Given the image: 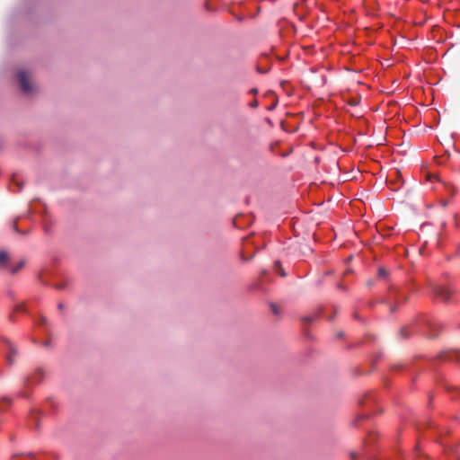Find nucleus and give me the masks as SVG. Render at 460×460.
Returning a JSON list of instances; mask_svg holds the SVG:
<instances>
[{"mask_svg":"<svg viewBox=\"0 0 460 460\" xmlns=\"http://www.w3.org/2000/svg\"><path fill=\"white\" fill-rule=\"evenodd\" d=\"M424 329L428 330L429 337H436L440 329V323L436 320L426 316H420V318L412 321V323L407 326L402 327L400 330V336L402 339H406L410 334L424 332Z\"/></svg>","mask_w":460,"mask_h":460,"instance_id":"1","label":"nucleus"},{"mask_svg":"<svg viewBox=\"0 0 460 460\" xmlns=\"http://www.w3.org/2000/svg\"><path fill=\"white\" fill-rule=\"evenodd\" d=\"M429 290L436 297L441 299L444 303H448L453 294V291L449 288L436 283L429 284Z\"/></svg>","mask_w":460,"mask_h":460,"instance_id":"2","label":"nucleus"},{"mask_svg":"<svg viewBox=\"0 0 460 460\" xmlns=\"http://www.w3.org/2000/svg\"><path fill=\"white\" fill-rule=\"evenodd\" d=\"M16 78L22 92L25 94H29L33 91V85L30 83L26 71L20 70L16 75Z\"/></svg>","mask_w":460,"mask_h":460,"instance_id":"3","label":"nucleus"},{"mask_svg":"<svg viewBox=\"0 0 460 460\" xmlns=\"http://www.w3.org/2000/svg\"><path fill=\"white\" fill-rule=\"evenodd\" d=\"M2 341L7 349L5 354L6 363L9 367H12L15 363L16 357L18 356V350L8 339L3 338Z\"/></svg>","mask_w":460,"mask_h":460,"instance_id":"4","label":"nucleus"},{"mask_svg":"<svg viewBox=\"0 0 460 460\" xmlns=\"http://www.w3.org/2000/svg\"><path fill=\"white\" fill-rule=\"evenodd\" d=\"M438 358L441 361H456L460 363V351L447 350L438 355Z\"/></svg>","mask_w":460,"mask_h":460,"instance_id":"5","label":"nucleus"},{"mask_svg":"<svg viewBox=\"0 0 460 460\" xmlns=\"http://www.w3.org/2000/svg\"><path fill=\"white\" fill-rule=\"evenodd\" d=\"M44 376L45 375L43 370L41 368H38L31 376L26 378L25 383L27 385H29L30 383L38 384L43 380Z\"/></svg>","mask_w":460,"mask_h":460,"instance_id":"6","label":"nucleus"},{"mask_svg":"<svg viewBox=\"0 0 460 460\" xmlns=\"http://www.w3.org/2000/svg\"><path fill=\"white\" fill-rule=\"evenodd\" d=\"M10 261L11 258L9 253L4 250L0 251V270H8Z\"/></svg>","mask_w":460,"mask_h":460,"instance_id":"7","label":"nucleus"},{"mask_svg":"<svg viewBox=\"0 0 460 460\" xmlns=\"http://www.w3.org/2000/svg\"><path fill=\"white\" fill-rule=\"evenodd\" d=\"M12 404V399L9 397H2L0 399V411H4L5 406L8 407Z\"/></svg>","mask_w":460,"mask_h":460,"instance_id":"8","label":"nucleus"},{"mask_svg":"<svg viewBox=\"0 0 460 460\" xmlns=\"http://www.w3.org/2000/svg\"><path fill=\"white\" fill-rule=\"evenodd\" d=\"M273 269L281 277H286L287 274H286L285 270L282 269V266H281V263L279 261H275Z\"/></svg>","mask_w":460,"mask_h":460,"instance_id":"9","label":"nucleus"},{"mask_svg":"<svg viewBox=\"0 0 460 460\" xmlns=\"http://www.w3.org/2000/svg\"><path fill=\"white\" fill-rule=\"evenodd\" d=\"M273 269L281 277H286L287 274H286L285 270L282 269V266H281V263L279 261H275Z\"/></svg>","mask_w":460,"mask_h":460,"instance_id":"10","label":"nucleus"},{"mask_svg":"<svg viewBox=\"0 0 460 460\" xmlns=\"http://www.w3.org/2000/svg\"><path fill=\"white\" fill-rule=\"evenodd\" d=\"M368 417L367 414H359L352 422V425L355 426V427H358L359 426V422L363 420H366L367 418Z\"/></svg>","mask_w":460,"mask_h":460,"instance_id":"11","label":"nucleus"},{"mask_svg":"<svg viewBox=\"0 0 460 460\" xmlns=\"http://www.w3.org/2000/svg\"><path fill=\"white\" fill-rule=\"evenodd\" d=\"M12 184H13V185H16V186H17V191L22 190L23 183H22V181H20L16 176H13V177L12 178Z\"/></svg>","mask_w":460,"mask_h":460,"instance_id":"12","label":"nucleus"},{"mask_svg":"<svg viewBox=\"0 0 460 460\" xmlns=\"http://www.w3.org/2000/svg\"><path fill=\"white\" fill-rule=\"evenodd\" d=\"M41 412L39 410L33 409L31 411V417L35 420V427L38 428V416L40 415Z\"/></svg>","mask_w":460,"mask_h":460,"instance_id":"13","label":"nucleus"},{"mask_svg":"<svg viewBox=\"0 0 460 460\" xmlns=\"http://www.w3.org/2000/svg\"><path fill=\"white\" fill-rule=\"evenodd\" d=\"M24 265V262L22 261H20L15 267L9 268L8 270L12 274H15L19 271L20 269H22Z\"/></svg>","mask_w":460,"mask_h":460,"instance_id":"14","label":"nucleus"},{"mask_svg":"<svg viewBox=\"0 0 460 460\" xmlns=\"http://www.w3.org/2000/svg\"><path fill=\"white\" fill-rule=\"evenodd\" d=\"M46 405L49 406L50 409L54 410L56 408L57 402L54 398L49 397L46 400Z\"/></svg>","mask_w":460,"mask_h":460,"instance_id":"15","label":"nucleus"},{"mask_svg":"<svg viewBox=\"0 0 460 460\" xmlns=\"http://www.w3.org/2000/svg\"><path fill=\"white\" fill-rule=\"evenodd\" d=\"M317 317V315H306V316H304L302 317V322L304 323H312L315 318Z\"/></svg>","mask_w":460,"mask_h":460,"instance_id":"16","label":"nucleus"},{"mask_svg":"<svg viewBox=\"0 0 460 460\" xmlns=\"http://www.w3.org/2000/svg\"><path fill=\"white\" fill-rule=\"evenodd\" d=\"M378 276H379L380 278H385V277L387 276V271H386V270H385V269H384V268H382V267H380V268L378 269Z\"/></svg>","mask_w":460,"mask_h":460,"instance_id":"17","label":"nucleus"},{"mask_svg":"<svg viewBox=\"0 0 460 460\" xmlns=\"http://www.w3.org/2000/svg\"><path fill=\"white\" fill-rule=\"evenodd\" d=\"M15 311H16V312H23V311H24V305H22V304H21V305H17L15 306Z\"/></svg>","mask_w":460,"mask_h":460,"instance_id":"18","label":"nucleus"},{"mask_svg":"<svg viewBox=\"0 0 460 460\" xmlns=\"http://www.w3.org/2000/svg\"><path fill=\"white\" fill-rule=\"evenodd\" d=\"M270 306H271V310H272L274 314H279V309H278V307L275 305L271 304Z\"/></svg>","mask_w":460,"mask_h":460,"instance_id":"19","label":"nucleus"},{"mask_svg":"<svg viewBox=\"0 0 460 460\" xmlns=\"http://www.w3.org/2000/svg\"><path fill=\"white\" fill-rule=\"evenodd\" d=\"M66 283H65V282L56 285L57 289H64V288H66Z\"/></svg>","mask_w":460,"mask_h":460,"instance_id":"20","label":"nucleus"},{"mask_svg":"<svg viewBox=\"0 0 460 460\" xmlns=\"http://www.w3.org/2000/svg\"><path fill=\"white\" fill-rule=\"evenodd\" d=\"M39 324H40V325H45V324H47V319H46L44 316H41V317L40 318Z\"/></svg>","mask_w":460,"mask_h":460,"instance_id":"21","label":"nucleus"},{"mask_svg":"<svg viewBox=\"0 0 460 460\" xmlns=\"http://www.w3.org/2000/svg\"><path fill=\"white\" fill-rule=\"evenodd\" d=\"M13 227H14V230H15L17 233H21V234H28V233H29V231L21 232V231L18 229V227H17V226H16L15 224H14Z\"/></svg>","mask_w":460,"mask_h":460,"instance_id":"22","label":"nucleus"},{"mask_svg":"<svg viewBox=\"0 0 460 460\" xmlns=\"http://www.w3.org/2000/svg\"><path fill=\"white\" fill-rule=\"evenodd\" d=\"M258 106V102L257 101H254L251 103V107L252 108H256Z\"/></svg>","mask_w":460,"mask_h":460,"instance_id":"23","label":"nucleus"},{"mask_svg":"<svg viewBox=\"0 0 460 460\" xmlns=\"http://www.w3.org/2000/svg\"><path fill=\"white\" fill-rule=\"evenodd\" d=\"M395 310H396V306L395 305H391L390 306V312L391 313H394Z\"/></svg>","mask_w":460,"mask_h":460,"instance_id":"24","label":"nucleus"},{"mask_svg":"<svg viewBox=\"0 0 460 460\" xmlns=\"http://www.w3.org/2000/svg\"><path fill=\"white\" fill-rule=\"evenodd\" d=\"M338 288L342 289V290H346V287L344 285H342V284H339Z\"/></svg>","mask_w":460,"mask_h":460,"instance_id":"25","label":"nucleus"},{"mask_svg":"<svg viewBox=\"0 0 460 460\" xmlns=\"http://www.w3.org/2000/svg\"><path fill=\"white\" fill-rule=\"evenodd\" d=\"M43 345H44L45 347H49V346H50V341H46L43 343Z\"/></svg>","mask_w":460,"mask_h":460,"instance_id":"26","label":"nucleus"},{"mask_svg":"<svg viewBox=\"0 0 460 460\" xmlns=\"http://www.w3.org/2000/svg\"><path fill=\"white\" fill-rule=\"evenodd\" d=\"M353 317H354L356 320H360V318H359V316L358 315V314H357V313H354Z\"/></svg>","mask_w":460,"mask_h":460,"instance_id":"27","label":"nucleus"},{"mask_svg":"<svg viewBox=\"0 0 460 460\" xmlns=\"http://www.w3.org/2000/svg\"><path fill=\"white\" fill-rule=\"evenodd\" d=\"M389 302V299L384 298L381 300V303L386 304Z\"/></svg>","mask_w":460,"mask_h":460,"instance_id":"28","label":"nucleus"},{"mask_svg":"<svg viewBox=\"0 0 460 460\" xmlns=\"http://www.w3.org/2000/svg\"><path fill=\"white\" fill-rule=\"evenodd\" d=\"M251 93H253V94H256L257 93V89L256 88L252 89Z\"/></svg>","mask_w":460,"mask_h":460,"instance_id":"29","label":"nucleus"},{"mask_svg":"<svg viewBox=\"0 0 460 460\" xmlns=\"http://www.w3.org/2000/svg\"><path fill=\"white\" fill-rule=\"evenodd\" d=\"M63 306H64V305H63V304H62V303H59V304H58V309H59V310H62V309H63Z\"/></svg>","mask_w":460,"mask_h":460,"instance_id":"30","label":"nucleus"},{"mask_svg":"<svg viewBox=\"0 0 460 460\" xmlns=\"http://www.w3.org/2000/svg\"><path fill=\"white\" fill-rule=\"evenodd\" d=\"M258 72H259V73L263 74V73H266V70H263V69L258 68Z\"/></svg>","mask_w":460,"mask_h":460,"instance_id":"31","label":"nucleus"},{"mask_svg":"<svg viewBox=\"0 0 460 460\" xmlns=\"http://www.w3.org/2000/svg\"><path fill=\"white\" fill-rule=\"evenodd\" d=\"M339 338H341L343 336V332H340L337 335Z\"/></svg>","mask_w":460,"mask_h":460,"instance_id":"32","label":"nucleus"},{"mask_svg":"<svg viewBox=\"0 0 460 460\" xmlns=\"http://www.w3.org/2000/svg\"><path fill=\"white\" fill-rule=\"evenodd\" d=\"M28 456H29L31 458L34 459V456H33V454H32V453H29V454H28Z\"/></svg>","mask_w":460,"mask_h":460,"instance_id":"33","label":"nucleus"},{"mask_svg":"<svg viewBox=\"0 0 460 460\" xmlns=\"http://www.w3.org/2000/svg\"><path fill=\"white\" fill-rule=\"evenodd\" d=\"M333 317H334V315H332L331 317H328V320L332 321Z\"/></svg>","mask_w":460,"mask_h":460,"instance_id":"34","label":"nucleus"},{"mask_svg":"<svg viewBox=\"0 0 460 460\" xmlns=\"http://www.w3.org/2000/svg\"><path fill=\"white\" fill-rule=\"evenodd\" d=\"M21 396L22 397H26L25 394L24 393H21Z\"/></svg>","mask_w":460,"mask_h":460,"instance_id":"35","label":"nucleus"},{"mask_svg":"<svg viewBox=\"0 0 460 460\" xmlns=\"http://www.w3.org/2000/svg\"><path fill=\"white\" fill-rule=\"evenodd\" d=\"M370 401H371L372 403H375V399L374 398H371Z\"/></svg>","mask_w":460,"mask_h":460,"instance_id":"36","label":"nucleus"},{"mask_svg":"<svg viewBox=\"0 0 460 460\" xmlns=\"http://www.w3.org/2000/svg\"><path fill=\"white\" fill-rule=\"evenodd\" d=\"M10 320L13 322L14 321L13 315H10Z\"/></svg>","mask_w":460,"mask_h":460,"instance_id":"37","label":"nucleus"},{"mask_svg":"<svg viewBox=\"0 0 460 460\" xmlns=\"http://www.w3.org/2000/svg\"><path fill=\"white\" fill-rule=\"evenodd\" d=\"M356 455L354 453L351 454V457L355 458Z\"/></svg>","mask_w":460,"mask_h":460,"instance_id":"38","label":"nucleus"},{"mask_svg":"<svg viewBox=\"0 0 460 460\" xmlns=\"http://www.w3.org/2000/svg\"><path fill=\"white\" fill-rule=\"evenodd\" d=\"M40 279L41 282L44 283V279H41V276H40Z\"/></svg>","mask_w":460,"mask_h":460,"instance_id":"39","label":"nucleus"},{"mask_svg":"<svg viewBox=\"0 0 460 460\" xmlns=\"http://www.w3.org/2000/svg\"><path fill=\"white\" fill-rule=\"evenodd\" d=\"M2 376V372L0 371V376Z\"/></svg>","mask_w":460,"mask_h":460,"instance_id":"40","label":"nucleus"}]
</instances>
